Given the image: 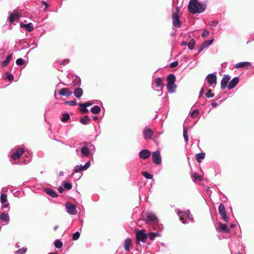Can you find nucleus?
I'll list each match as a JSON object with an SVG mask.
<instances>
[{"label":"nucleus","instance_id":"8","mask_svg":"<svg viewBox=\"0 0 254 254\" xmlns=\"http://www.w3.org/2000/svg\"><path fill=\"white\" fill-rule=\"evenodd\" d=\"M65 208L67 212L70 215H75L76 214L77 210L76 206L69 202H67L65 204Z\"/></svg>","mask_w":254,"mask_h":254},{"label":"nucleus","instance_id":"51","mask_svg":"<svg viewBox=\"0 0 254 254\" xmlns=\"http://www.w3.org/2000/svg\"><path fill=\"white\" fill-rule=\"evenodd\" d=\"M88 149L90 153L94 152L95 151V147L94 145L91 144L90 145H88Z\"/></svg>","mask_w":254,"mask_h":254},{"label":"nucleus","instance_id":"5","mask_svg":"<svg viewBox=\"0 0 254 254\" xmlns=\"http://www.w3.org/2000/svg\"><path fill=\"white\" fill-rule=\"evenodd\" d=\"M179 8L177 7L172 14L173 25L178 28L180 27L181 26L179 16Z\"/></svg>","mask_w":254,"mask_h":254},{"label":"nucleus","instance_id":"32","mask_svg":"<svg viewBox=\"0 0 254 254\" xmlns=\"http://www.w3.org/2000/svg\"><path fill=\"white\" fill-rule=\"evenodd\" d=\"M73 86H79L81 84V80L79 77L75 76L72 82Z\"/></svg>","mask_w":254,"mask_h":254},{"label":"nucleus","instance_id":"33","mask_svg":"<svg viewBox=\"0 0 254 254\" xmlns=\"http://www.w3.org/2000/svg\"><path fill=\"white\" fill-rule=\"evenodd\" d=\"M160 235L158 233L150 232L149 234V238L151 241H153L157 237H159Z\"/></svg>","mask_w":254,"mask_h":254},{"label":"nucleus","instance_id":"11","mask_svg":"<svg viewBox=\"0 0 254 254\" xmlns=\"http://www.w3.org/2000/svg\"><path fill=\"white\" fill-rule=\"evenodd\" d=\"M146 219L149 223H156L158 222L157 216L153 213L151 212L147 213Z\"/></svg>","mask_w":254,"mask_h":254},{"label":"nucleus","instance_id":"54","mask_svg":"<svg viewBox=\"0 0 254 254\" xmlns=\"http://www.w3.org/2000/svg\"><path fill=\"white\" fill-rule=\"evenodd\" d=\"M68 63H69V60L67 59L63 60L61 61H59V63H60L61 64H62L63 65H65V64H67Z\"/></svg>","mask_w":254,"mask_h":254},{"label":"nucleus","instance_id":"48","mask_svg":"<svg viewBox=\"0 0 254 254\" xmlns=\"http://www.w3.org/2000/svg\"><path fill=\"white\" fill-rule=\"evenodd\" d=\"M65 103L69 106H75L77 104L76 102L73 100L66 101Z\"/></svg>","mask_w":254,"mask_h":254},{"label":"nucleus","instance_id":"39","mask_svg":"<svg viewBox=\"0 0 254 254\" xmlns=\"http://www.w3.org/2000/svg\"><path fill=\"white\" fill-rule=\"evenodd\" d=\"M218 211L220 215L226 212L224 205L222 203L220 204L218 207Z\"/></svg>","mask_w":254,"mask_h":254},{"label":"nucleus","instance_id":"30","mask_svg":"<svg viewBox=\"0 0 254 254\" xmlns=\"http://www.w3.org/2000/svg\"><path fill=\"white\" fill-rule=\"evenodd\" d=\"M12 59V55L8 56L5 60L1 63L2 67H5L10 62Z\"/></svg>","mask_w":254,"mask_h":254},{"label":"nucleus","instance_id":"56","mask_svg":"<svg viewBox=\"0 0 254 254\" xmlns=\"http://www.w3.org/2000/svg\"><path fill=\"white\" fill-rule=\"evenodd\" d=\"M178 64L179 63H178V61H175L174 62H173L171 64L170 67L172 68L176 67L178 65Z\"/></svg>","mask_w":254,"mask_h":254},{"label":"nucleus","instance_id":"19","mask_svg":"<svg viewBox=\"0 0 254 254\" xmlns=\"http://www.w3.org/2000/svg\"><path fill=\"white\" fill-rule=\"evenodd\" d=\"M21 17V14L19 13H10L9 15L8 20L11 23H13L15 20H18Z\"/></svg>","mask_w":254,"mask_h":254},{"label":"nucleus","instance_id":"21","mask_svg":"<svg viewBox=\"0 0 254 254\" xmlns=\"http://www.w3.org/2000/svg\"><path fill=\"white\" fill-rule=\"evenodd\" d=\"M251 65V63L250 62H243L238 63L236 64H235L234 66L236 68H243L245 66H250Z\"/></svg>","mask_w":254,"mask_h":254},{"label":"nucleus","instance_id":"20","mask_svg":"<svg viewBox=\"0 0 254 254\" xmlns=\"http://www.w3.org/2000/svg\"><path fill=\"white\" fill-rule=\"evenodd\" d=\"M72 92L69 91L67 88H62L60 91L59 92V94L60 95L65 96V97H68L70 96L72 94Z\"/></svg>","mask_w":254,"mask_h":254},{"label":"nucleus","instance_id":"36","mask_svg":"<svg viewBox=\"0 0 254 254\" xmlns=\"http://www.w3.org/2000/svg\"><path fill=\"white\" fill-rule=\"evenodd\" d=\"M0 200L1 203H4L7 202V195L5 193H2L0 197Z\"/></svg>","mask_w":254,"mask_h":254},{"label":"nucleus","instance_id":"43","mask_svg":"<svg viewBox=\"0 0 254 254\" xmlns=\"http://www.w3.org/2000/svg\"><path fill=\"white\" fill-rule=\"evenodd\" d=\"M80 233L79 232H76L72 235V240L74 241L77 240L80 237Z\"/></svg>","mask_w":254,"mask_h":254},{"label":"nucleus","instance_id":"45","mask_svg":"<svg viewBox=\"0 0 254 254\" xmlns=\"http://www.w3.org/2000/svg\"><path fill=\"white\" fill-rule=\"evenodd\" d=\"M93 104V102H86V103H79L78 104V105L79 106H86L87 107H89L91 105H92Z\"/></svg>","mask_w":254,"mask_h":254},{"label":"nucleus","instance_id":"42","mask_svg":"<svg viewBox=\"0 0 254 254\" xmlns=\"http://www.w3.org/2000/svg\"><path fill=\"white\" fill-rule=\"evenodd\" d=\"M214 41V39H211L208 41H205L202 44L204 45V47L205 48L207 47L208 46L211 45Z\"/></svg>","mask_w":254,"mask_h":254},{"label":"nucleus","instance_id":"6","mask_svg":"<svg viewBox=\"0 0 254 254\" xmlns=\"http://www.w3.org/2000/svg\"><path fill=\"white\" fill-rule=\"evenodd\" d=\"M147 238V235L144 232V230H138L136 233V239L137 241V243L139 244V242H142L143 243L146 242Z\"/></svg>","mask_w":254,"mask_h":254},{"label":"nucleus","instance_id":"22","mask_svg":"<svg viewBox=\"0 0 254 254\" xmlns=\"http://www.w3.org/2000/svg\"><path fill=\"white\" fill-rule=\"evenodd\" d=\"M0 218L1 221L6 222V224H8L9 222V217L7 213H1Z\"/></svg>","mask_w":254,"mask_h":254},{"label":"nucleus","instance_id":"34","mask_svg":"<svg viewBox=\"0 0 254 254\" xmlns=\"http://www.w3.org/2000/svg\"><path fill=\"white\" fill-rule=\"evenodd\" d=\"M69 118L70 117L68 114L64 113L62 115L61 121L63 123H65L69 119Z\"/></svg>","mask_w":254,"mask_h":254},{"label":"nucleus","instance_id":"46","mask_svg":"<svg viewBox=\"0 0 254 254\" xmlns=\"http://www.w3.org/2000/svg\"><path fill=\"white\" fill-rule=\"evenodd\" d=\"M81 107V109H80L79 111L80 112H81L83 114H86L88 113V110L87 109L86 106H80Z\"/></svg>","mask_w":254,"mask_h":254},{"label":"nucleus","instance_id":"62","mask_svg":"<svg viewBox=\"0 0 254 254\" xmlns=\"http://www.w3.org/2000/svg\"><path fill=\"white\" fill-rule=\"evenodd\" d=\"M64 190V189L62 187H60L59 188H58V191L60 192V193H62L63 192V191Z\"/></svg>","mask_w":254,"mask_h":254},{"label":"nucleus","instance_id":"63","mask_svg":"<svg viewBox=\"0 0 254 254\" xmlns=\"http://www.w3.org/2000/svg\"><path fill=\"white\" fill-rule=\"evenodd\" d=\"M218 104L216 102H213L212 103L211 106L213 108L216 107Z\"/></svg>","mask_w":254,"mask_h":254},{"label":"nucleus","instance_id":"4","mask_svg":"<svg viewBox=\"0 0 254 254\" xmlns=\"http://www.w3.org/2000/svg\"><path fill=\"white\" fill-rule=\"evenodd\" d=\"M24 150L23 148H16L11 150L9 160L12 162L13 160L19 158L24 153Z\"/></svg>","mask_w":254,"mask_h":254},{"label":"nucleus","instance_id":"58","mask_svg":"<svg viewBox=\"0 0 254 254\" xmlns=\"http://www.w3.org/2000/svg\"><path fill=\"white\" fill-rule=\"evenodd\" d=\"M9 204L7 202L4 203H2V208H9Z\"/></svg>","mask_w":254,"mask_h":254},{"label":"nucleus","instance_id":"49","mask_svg":"<svg viewBox=\"0 0 254 254\" xmlns=\"http://www.w3.org/2000/svg\"><path fill=\"white\" fill-rule=\"evenodd\" d=\"M205 95H206V98H212L214 96V95L213 94H212L211 93V90H210V89L207 90Z\"/></svg>","mask_w":254,"mask_h":254},{"label":"nucleus","instance_id":"26","mask_svg":"<svg viewBox=\"0 0 254 254\" xmlns=\"http://www.w3.org/2000/svg\"><path fill=\"white\" fill-rule=\"evenodd\" d=\"M20 26L22 27H24L28 32H31L34 29L33 25L31 23H29L27 24H23L21 23Z\"/></svg>","mask_w":254,"mask_h":254},{"label":"nucleus","instance_id":"15","mask_svg":"<svg viewBox=\"0 0 254 254\" xmlns=\"http://www.w3.org/2000/svg\"><path fill=\"white\" fill-rule=\"evenodd\" d=\"M206 80L210 84L216 83L217 77L214 73L208 74L206 77Z\"/></svg>","mask_w":254,"mask_h":254},{"label":"nucleus","instance_id":"40","mask_svg":"<svg viewBox=\"0 0 254 254\" xmlns=\"http://www.w3.org/2000/svg\"><path fill=\"white\" fill-rule=\"evenodd\" d=\"M27 251V249L25 248H22L19 249L15 252V254H25Z\"/></svg>","mask_w":254,"mask_h":254},{"label":"nucleus","instance_id":"7","mask_svg":"<svg viewBox=\"0 0 254 254\" xmlns=\"http://www.w3.org/2000/svg\"><path fill=\"white\" fill-rule=\"evenodd\" d=\"M163 87H164V84L162 83V79L159 77L156 78L155 81L152 84V88L155 90H156L155 88L157 87L162 88ZM157 91L160 92V95H161L162 94V91L161 89L160 90H157Z\"/></svg>","mask_w":254,"mask_h":254},{"label":"nucleus","instance_id":"2","mask_svg":"<svg viewBox=\"0 0 254 254\" xmlns=\"http://www.w3.org/2000/svg\"><path fill=\"white\" fill-rule=\"evenodd\" d=\"M176 212L180 218V220L183 223H187L186 219H188L191 222L193 221V218L192 215L190 214V210H187L186 211H180L179 210H176Z\"/></svg>","mask_w":254,"mask_h":254},{"label":"nucleus","instance_id":"27","mask_svg":"<svg viewBox=\"0 0 254 254\" xmlns=\"http://www.w3.org/2000/svg\"><path fill=\"white\" fill-rule=\"evenodd\" d=\"M80 122L83 125H86L90 123V120L88 116H85L83 118L80 119Z\"/></svg>","mask_w":254,"mask_h":254},{"label":"nucleus","instance_id":"35","mask_svg":"<svg viewBox=\"0 0 254 254\" xmlns=\"http://www.w3.org/2000/svg\"><path fill=\"white\" fill-rule=\"evenodd\" d=\"M199 115V111L197 109L193 110L190 113V116L192 119H194L197 117Z\"/></svg>","mask_w":254,"mask_h":254},{"label":"nucleus","instance_id":"61","mask_svg":"<svg viewBox=\"0 0 254 254\" xmlns=\"http://www.w3.org/2000/svg\"><path fill=\"white\" fill-rule=\"evenodd\" d=\"M42 4L44 5L45 6V8H47L49 6V4L47 2H46V1H42Z\"/></svg>","mask_w":254,"mask_h":254},{"label":"nucleus","instance_id":"60","mask_svg":"<svg viewBox=\"0 0 254 254\" xmlns=\"http://www.w3.org/2000/svg\"><path fill=\"white\" fill-rule=\"evenodd\" d=\"M204 48H205V47H204V45L202 44V45L200 46L198 49V53H200L201 51L203 50Z\"/></svg>","mask_w":254,"mask_h":254},{"label":"nucleus","instance_id":"1","mask_svg":"<svg viewBox=\"0 0 254 254\" xmlns=\"http://www.w3.org/2000/svg\"><path fill=\"white\" fill-rule=\"evenodd\" d=\"M188 8L191 13H201L205 10L206 5L198 2L197 0H190Z\"/></svg>","mask_w":254,"mask_h":254},{"label":"nucleus","instance_id":"53","mask_svg":"<svg viewBox=\"0 0 254 254\" xmlns=\"http://www.w3.org/2000/svg\"><path fill=\"white\" fill-rule=\"evenodd\" d=\"M207 90V88L206 86H204V87H202V88L201 89V90L199 92V97L202 96L204 92Z\"/></svg>","mask_w":254,"mask_h":254},{"label":"nucleus","instance_id":"25","mask_svg":"<svg viewBox=\"0 0 254 254\" xmlns=\"http://www.w3.org/2000/svg\"><path fill=\"white\" fill-rule=\"evenodd\" d=\"M44 190H45V192L47 194H49V195H50L53 197H56L58 196V194H57V193L54 190H53L52 189H51L50 188H46Z\"/></svg>","mask_w":254,"mask_h":254},{"label":"nucleus","instance_id":"37","mask_svg":"<svg viewBox=\"0 0 254 254\" xmlns=\"http://www.w3.org/2000/svg\"><path fill=\"white\" fill-rule=\"evenodd\" d=\"M55 247L57 249H61L63 246V243L59 240H56L54 242Z\"/></svg>","mask_w":254,"mask_h":254},{"label":"nucleus","instance_id":"14","mask_svg":"<svg viewBox=\"0 0 254 254\" xmlns=\"http://www.w3.org/2000/svg\"><path fill=\"white\" fill-rule=\"evenodd\" d=\"M143 134L145 139L151 138L153 136V131L148 127H146L143 130Z\"/></svg>","mask_w":254,"mask_h":254},{"label":"nucleus","instance_id":"57","mask_svg":"<svg viewBox=\"0 0 254 254\" xmlns=\"http://www.w3.org/2000/svg\"><path fill=\"white\" fill-rule=\"evenodd\" d=\"M188 135V128L187 127L184 126L183 128V136H187Z\"/></svg>","mask_w":254,"mask_h":254},{"label":"nucleus","instance_id":"29","mask_svg":"<svg viewBox=\"0 0 254 254\" xmlns=\"http://www.w3.org/2000/svg\"><path fill=\"white\" fill-rule=\"evenodd\" d=\"M205 158V154L204 153L201 152L196 154V160L198 162H200L202 160L204 159Z\"/></svg>","mask_w":254,"mask_h":254},{"label":"nucleus","instance_id":"12","mask_svg":"<svg viewBox=\"0 0 254 254\" xmlns=\"http://www.w3.org/2000/svg\"><path fill=\"white\" fill-rule=\"evenodd\" d=\"M217 230L221 233H229L230 229L225 224L219 222Z\"/></svg>","mask_w":254,"mask_h":254},{"label":"nucleus","instance_id":"9","mask_svg":"<svg viewBox=\"0 0 254 254\" xmlns=\"http://www.w3.org/2000/svg\"><path fill=\"white\" fill-rule=\"evenodd\" d=\"M152 161L156 165H159L161 163V157L160 152L157 150L154 151L152 154Z\"/></svg>","mask_w":254,"mask_h":254},{"label":"nucleus","instance_id":"24","mask_svg":"<svg viewBox=\"0 0 254 254\" xmlns=\"http://www.w3.org/2000/svg\"><path fill=\"white\" fill-rule=\"evenodd\" d=\"M83 90L78 87L74 91V95L77 98H80L83 95Z\"/></svg>","mask_w":254,"mask_h":254},{"label":"nucleus","instance_id":"64","mask_svg":"<svg viewBox=\"0 0 254 254\" xmlns=\"http://www.w3.org/2000/svg\"><path fill=\"white\" fill-rule=\"evenodd\" d=\"M30 162V158H28L27 160H24V164H27Z\"/></svg>","mask_w":254,"mask_h":254},{"label":"nucleus","instance_id":"31","mask_svg":"<svg viewBox=\"0 0 254 254\" xmlns=\"http://www.w3.org/2000/svg\"><path fill=\"white\" fill-rule=\"evenodd\" d=\"M187 46H188V48H189L190 50H193L195 46V40L193 39H191L190 42L187 44Z\"/></svg>","mask_w":254,"mask_h":254},{"label":"nucleus","instance_id":"23","mask_svg":"<svg viewBox=\"0 0 254 254\" xmlns=\"http://www.w3.org/2000/svg\"><path fill=\"white\" fill-rule=\"evenodd\" d=\"M131 245V240L130 239H127L124 242V248L126 251L130 250V247Z\"/></svg>","mask_w":254,"mask_h":254},{"label":"nucleus","instance_id":"13","mask_svg":"<svg viewBox=\"0 0 254 254\" xmlns=\"http://www.w3.org/2000/svg\"><path fill=\"white\" fill-rule=\"evenodd\" d=\"M83 143L84 145L81 148L82 156L83 157H89L91 153L88 149L87 143L85 142Z\"/></svg>","mask_w":254,"mask_h":254},{"label":"nucleus","instance_id":"3","mask_svg":"<svg viewBox=\"0 0 254 254\" xmlns=\"http://www.w3.org/2000/svg\"><path fill=\"white\" fill-rule=\"evenodd\" d=\"M167 85L168 92L173 93L175 92L177 86L175 84L176 80V77L173 74H169L167 77Z\"/></svg>","mask_w":254,"mask_h":254},{"label":"nucleus","instance_id":"38","mask_svg":"<svg viewBox=\"0 0 254 254\" xmlns=\"http://www.w3.org/2000/svg\"><path fill=\"white\" fill-rule=\"evenodd\" d=\"M142 175L147 179H152L153 178V175L149 174L146 172H142Z\"/></svg>","mask_w":254,"mask_h":254},{"label":"nucleus","instance_id":"16","mask_svg":"<svg viewBox=\"0 0 254 254\" xmlns=\"http://www.w3.org/2000/svg\"><path fill=\"white\" fill-rule=\"evenodd\" d=\"M230 80V77L229 75H225L221 81V88L224 90L227 87V85Z\"/></svg>","mask_w":254,"mask_h":254},{"label":"nucleus","instance_id":"17","mask_svg":"<svg viewBox=\"0 0 254 254\" xmlns=\"http://www.w3.org/2000/svg\"><path fill=\"white\" fill-rule=\"evenodd\" d=\"M150 155V152L147 149H143L139 153V156L142 159H146Z\"/></svg>","mask_w":254,"mask_h":254},{"label":"nucleus","instance_id":"47","mask_svg":"<svg viewBox=\"0 0 254 254\" xmlns=\"http://www.w3.org/2000/svg\"><path fill=\"white\" fill-rule=\"evenodd\" d=\"M64 187L65 189L67 190H70L72 188L71 184L68 182L65 183L64 185Z\"/></svg>","mask_w":254,"mask_h":254},{"label":"nucleus","instance_id":"50","mask_svg":"<svg viewBox=\"0 0 254 254\" xmlns=\"http://www.w3.org/2000/svg\"><path fill=\"white\" fill-rule=\"evenodd\" d=\"M209 35V32L205 29H204L201 33V36L204 38L207 37Z\"/></svg>","mask_w":254,"mask_h":254},{"label":"nucleus","instance_id":"44","mask_svg":"<svg viewBox=\"0 0 254 254\" xmlns=\"http://www.w3.org/2000/svg\"><path fill=\"white\" fill-rule=\"evenodd\" d=\"M16 64L18 65H22L24 64V60L21 58H19L16 61Z\"/></svg>","mask_w":254,"mask_h":254},{"label":"nucleus","instance_id":"59","mask_svg":"<svg viewBox=\"0 0 254 254\" xmlns=\"http://www.w3.org/2000/svg\"><path fill=\"white\" fill-rule=\"evenodd\" d=\"M218 23V21H212L210 23V26H216L217 25Z\"/></svg>","mask_w":254,"mask_h":254},{"label":"nucleus","instance_id":"28","mask_svg":"<svg viewBox=\"0 0 254 254\" xmlns=\"http://www.w3.org/2000/svg\"><path fill=\"white\" fill-rule=\"evenodd\" d=\"M90 111L93 114H98L101 111V108L99 106L96 105L91 108Z\"/></svg>","mask_w":254,"mask_h":254},{"label":"nucleus","instance_id":"55","mask_svg":"<svg viewBox=\"0 0 254 254\" xmlns=\"http://www.w3.org/2000/svg\"><path fill=\"white\" fill-rule=\"evenodd\" d=\"M6 78L10 81H11L13 79V76L12 74H8L6 73Z\"/></svg>","mask_w":254,"mask_h":254},{"label":"nucleus","instance_id":"18","mask_svg":"<svg viewBox=\"0 0 254 254\" xmlns=\"http://www.w3.org/2000/svg\"><path fill=\"white\" fill-rule=\"evenodd\" d=\"M239 81V78L238 77H235L233 78L229 83L228 85V88L229 89H232L234 88Z\"/></svg>","mask_w":254,"mask_h":254},{"label":"nucleus","instance_id":"52","mask_svg":"<svg viewBox=\"0 0 254 254\" xmlns=\"http://www.w3.org/2000/svg\"><path fill=\"white\" fill-rule=\"evenodd\" d=\"M220 215L221 216L222 218L223 219V220L224 221H225L226 222H228L227 214H226V212L220 214Z\"/></svg>","mask_w":254,"mask_h":254},{"label":"nucleus","instance_id":"41","mask_svg":"<svg viewBox=\"0 0 254 254\" xmlns=\"http://www.w3.org/2000/svg\"><path fill=\"white\" fill-rule=\"evenodd\" d=\"M193 180L194 182L198 181L200 182L201 181V179L199 175L197 174L196 173H194L193 175Z\"/></svg>","mask_w":254,"mask_h":254},{"label":"nucleus","instance_id":"10","mask_svg":"<svg viewBox=\"0 0 254 254\" xmlns=\"http://www.w3.org/2000/svg\"><path fill=\"white\" fill-rule=\"evenodd\" d=\"M90 162L87 161L84 165H76L74 168V173H78L80 171H85L90 166Z\"/></svg>","mask_w":254,"mask_h":254}]
</instances>
